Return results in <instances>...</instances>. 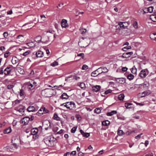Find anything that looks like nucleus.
Returning a JSON list of instances; mask_svg holds the SVG:
<instances>
[{"mask_svg": "<svg viewBox=\"0 0 156 156\" xmlns=\"http://www.w3.org/2000/svg\"><path fill=\"white\" fill-rule=\"evenodd\" d=\"M48 125V126L47 127H45V130H47L48 129V128L50 127V123L49 122V121H47L45 122L44 123H43V126H45V125Z\"/></svg>", "mask_w": 156, "mask_h": 156, "instance_id": "nucleus-30", "label": "nucleus"}, {"mask_svg": "<svg viewBox=\"0 0 156 156\" xmlns=\"http://www.w3.org/2000/svg\"><path fill=\"white\" fill-rule=\"evenodd\" d=\"M34 85H33L32 84L30 83L28 85V88L30 89H31L33 88V89H34L35 88H34Z\"/></svg>", "mask_w": 156, "mask_h": 156, "instance_id": "nucleus-44", "label": "nucleus"}, {"mask_svg": "<svg viewBox=\"0 0 156 156\" xmlns=\"http://www.w3.org/2000/svg\"><path fill=\"white\" fill-rule=\"evenodd\" d=\"M150 92L149 91H145L142 93V94H144V95H142V97H144L146 95H148L150 94Z\"/></svg>", "mask_w": 156, "mask_h": 156, "instance_id": "nucleus-36", "label": "nucleus"}, {"mask_svg": "<svg viewBox=\"0 0 156 156\" xmlns=\"http://www.w3.org/2000/svg\"><path fill=\"white\" fill-rule=\"evenodd\" d=\"M20 102V101L18 100H16L14 101L13 103V104L14 105H15L16 104H19Z\"/></svg>", "mask_w": 156, "mask_h": 156, "instance_id": "nucleus-49", "label": "nucleus"}, {"mask_svg": "<svg viewBox=\"0 0 156 156\" xmlns=\"http://www.w3.org/2000/svg\"><path fill=\"white\" fill-rule=\"evenodd\" d=\"M88 69V66L86 65H83L82 67V69L85 70Z\"/></svg>", "mask_w": 156, "mask_h": 156, "instance_id": "nucleus-51", "label": "nucleus"}, {"mask_svg": "<svg viewBox=\"0 0 156 156\" xmlns=\"http://www.w3.org/2000/svg\"><path fill=\"white\" fill-rule=\"evenodd\" d=\"M40 16L41 19H42V21H44L45 20L46 17L44 15H41Z\"/></svg>", "mask_w": 156, "mask_h": 156, "instance_id": "nucleus-55", "label": "nucleus"}, {"mask_svg": "<svg viewBox=\"0 0 156 156\" xmlns=\"http://www.w3.org/2000/svg\"><path fill=\"white\" fill-rule=\"evenodd\" d=\"M11 69L10 67H7L4 70V73L5 75H9L11 72Z\"/></svg>", "mask_w": 156, "mask_h": 156, "instance_id": "nucleus-11", "label": "nucleus"}, {"mask_svg": "<svg viewBox=\"0 0 156 156\" xmlns=\"http://www.w3.org/2000/svg\"><path fill=\"white\" fill-rule=\"evenodd\" d=\"M133 27L135 28H138L137 23L136 21H134L133 23Z\"/></svg>", "mask_w": 156, "mask_h": 156, "instance_id": "nucleus-47", "label": "nucleus"}, {"mask_svg": "<svg viewBox=\"0 0 156 156\" xmlns=\"http://www.w3.org/2000/svg\"><path fill=\"white\" fill-rule=\"evenodd\" d=\"M58 65V62H57L55 61L54 62L52 63L50 65L51 66H52L53 67H55L56 66Z\"/></svg>", "mask_w": 156, "mask_h": 156, "instance_id": "nucleus-40", "label": "nucleus"}, {"mask_svg": "<svg viewBox=\"0 0 156 156\" xmlns=\"http://www.w3.org/2000/svg\"><path fill=\"white\" fill-rule=\"evenodd\" d=\"M123 23V24L124 25H125V26H126V29H127V27L129 25V23L127 22H122Z\"/></svg>", "mask_w": 156, "mask_h": 156, "instance_id": "nucleus-50", "label": "nucleus"}, {"mask_svg": "<svg viewBox=\"0 0 156 156\" xmlns=\"http://www.w3.org/2000/svg\"><path fill=\"white\" fill-rule=\"evenodd\" d=\"M132 104L131 103H125V106L126 108H130V107H129L130 105H132Z\"/></svg>", "mask_w": 156, "mask_h": 156, "instance_id": "nucleus-39", "label": "nucleus"}, {"mask_svg": "<svg viewBox=\"0 0 156 156\" xmlns=\"http://www.w3.org/2000/svg\"><path fill=\"white\" fill-rule=\"evenodd\" d=\"M60 98L62 99H67L69 98V96L66 93H64L62 95Z\"/></svg>", "mask_w": 156, "mask_h": 156, "instance_id": "nucleus-19", "label": "nucleus"}, {"mask_svg": "<svg viewBox=\"0 0 156 156\" xmlns=\"http://www.w3.org/2000/svg\"><path fill=\"white\" fill-rule=\"evenodd\" d=\"M17 38L20 39V41L21 42L23 41V36L22 35H19L17 37Z\"/></svg>", "mask_w": 156, "mask_h": 156, "instance_id": "nucleus-37", "label": "nucleus"}, {"mask_svg": "<svg viewBox=\"0 0 156 156\" xmlns=\"http://www.w3.org/2000/svg\"><path fill=\"white\" fill-rule=\"evenodd\" d=\"M110 122L108 120H106L102 122V124L103 126H107L109 125Z\"/></svg>", "mask_w": 156, "mask_h": 156, "instance_id": "nucleus-21", "label": "nucleus"}, {"mask_svg": "<svg viewBox=\"0 0 156 156\" xmlns=\"http://www.w3.org/2000/svg\"><path fill=\"white\" fill-rule=\"evenodd\" d=\"M125 96L123 94H121L119 95L118 98L120 100H123Z\"/></svg>", "mask_w": 156, "mask_h": 156, "instance_id": "nucleus-35", "label": "nucleus"}, {"mask_svg": "<svg viewBox=\"0 0 156 156\" xmlns=\"http://www.w3.org/2000/svg\"><path fill=\"white\" fill-rule=\"evenodd\" d=\"M77 128V126L73 127L71 129V132L72 133H74L75 132Z\"/></svg>", "mask_w": 156, "mask_h": 156, "instance_id": "nucleus-42", "label": "nucleus"}, {"mask_svg": "<svg viewBox=\"0 0 156 156\" xmlns=\"http://www.w3.org/2000/svg\"><path fill=\"white\" fill-rule=\"evenodd\" d=\"M127 78L129 80H132L134 78V76L132 74H129L127 76Z\"/></svg>", "mask_w": 156, "mask_h": 156, "instance_id": "nucleus-34", "label": "nucleus"}, {"mask_svg": "<svg viewBox=\"0 0 156 156\" xmlns=\"http://www.w3.org/2000/svg\"><path fill=\"white\" fill-rule=\"evenodd\" d=\"M123 23L122 22H119L118 24L116 26L117 29H119V31L122 32V31H127V30L126 28V26L123 25Z\"/></svg>", "mask_w": 156, "mask_h": 156, "instance_id": "nucleus-4", "label": "nucleus"}, {"mask_svg": "<svg viewBox=\"0 0 156 156\" xmlns=\"http://www.w3.org/2000/svg\"><path fill=\"white\" fill-rule=\"evenodd\" d=\"M10 54V53L9 51H8L4 54V57L5 58H7Z\"/></svg>", "mask_w": 156, "mask_h": 156, "instance_id": "nucleus-46", "label": "nucleus"}, {"mask_svg": "<svg viewBox=\"0 0 156 156\" xmlns=\"http://www.w3.org/2000/svg\"><path fill=\"white\" fill-rule=\"evenodd\" d=\"M33 135V138L34 139H36L38 137V136L37 135V134L35 135Z\"/></svg>", "mask_w": 156, "mask_h": 156, "instance_id": "nucleus-64", "label": "nucleus"}, {"mask_svg": "<svg viewBox=\"0 0 156 156\" xmlns=\"http://www.w3.org/2000/svg\"><path fill=\"white\" fill-rule=\"evenodd\" d=\"M78 85L82 89H85L86 87V85L85 84L83 83H79L78 84Z\"/></svg>", "mask_w": 156, "mask_h": 156, "instance_id": "nucleus-26", "label": "nucleus"}, {"mask_svg": "<svg viewBox=\"0 0 156 156\" xmlns=\"http://www.w3.org/2000/svg\"><path fill=\"white\" fill-rule=\"evenodd\" d=\"M82 34H83L86 32L87 30L86 29H82L80 30Z\"/></svg>", "mask_w": 156, "mask_h": 156, "instance_id": "nucleus-59", "label": "nucleus"}, {"mask_svg": "<svg viewBox=\"0 0 156 156\" xmlns=\"http://www.w3.org/2000/svg\"><path fill=\"white\" fill-rule=\"evenodd\" d=\"M150 19L154 22H156V16L155 15H151L150 16Z\"/></svg>", "mask_w": 156, "mask_h": 156, "instance_id": "nucleus-28", "label": "nucleus"}, {"mask_svg": "<svg viewBox=\"0 0 156 156\" xmlns=\"http://www.w3.org/2000/svg\"><path fill=\"white\" fill-rule=\"evenodd\" d=\"M30 53V51H27L23 53V54L22 55L24 56H26L27 55H29Z\"/></svg>", "mask_w": 156, "mask_h": 156, "instance_id": "nucleus-45", "label": "nucleus"}, {"mask_svg": "<svg viewBox=\"0 0 156 156\" xmlns=\"http://www.w3.org/2000/svg\"><path fill=\"white\" fill-rule=\"evenodd\" d=\"M84 155V154L83 153L80 152L78 153V156H83Z\"/></svg>", "mask_w": 156, "mask_h": 156, "instance_id": "nucleus-63", "label": "nucleus"}, {"mask_svg": "<svg viewBox=\"0 0 156 156\" xmlns=\"http://www.w3.org/2000/svg\"><path fill=\"white\" fill-rule=\"evenodd\" d=\"M14 86L13 85H9L8 86V89H11Z\"/></svg>", "mask_w": 156, "mask_h": 156, "instance_id": "nucleus-61", "label": "nucleus"}, {"mask_svg": "<svg viewBox=\"0 0 156 156\" xmlns=\"http://www.w3.org/2000/svg\"><path fill=\"white\" fill-rule=\"evenodd\" d=\"M58 115L57 113H55L54 114L53 116V118L56 120H58Z\"/></svg>", "mask_w": 156, "mask_h": 156, "instance_id": "nucleus-41", "label": "nucleus"}, {"mask_svg": "<svg viewBox=\"0 0 156 156\" xmlns=\"http://www.w3.org/2000/svg\"><path fill=\"white\" fill-rule=\"evenodd\" d=\"M30 120V118L27 117H24L22 119V122L24 125L27 124Z\"/></svg>", "mask_w": 156, "mask_h": 156, "instance_id": "nucleus-14", "label": "nucleus"}, {"mask_svg": "<svg viewBox=\"0 0 156 156\" xmlns=\"http://www.w3.org/2000/svg\"><path fill=\"white\" fill-rule=\"evenodd\" d=\"M44 53L41 51H39L36 53V55L37 57H41L43 56Z\"/></svg>", "mask_w": 156, "mask_h": 156, "instance_id": "nucleus-15", "label": "nucleus"}, {"mask_svg": "<svg viewBox=\"0 0 156 156\" xmlns=\"http://www.w3.org/2000/svg\"><path fill=\"white\" fill-rule=\"evenodd\" d=\"M42 39V38L41 36H38L36 37L35 38L36 41H37V42H39L41 41Z\"/></svg>", "mask_w": 156, "mask_h": 156, "instance_id": "nucleus-38", "label": "nucleus"}, {"mask_svg": "<svg viewBox=\"0 0 156 156\" xmlns=\"http://www.w3.org/2000/svg\"><path fill=\"white\" fill-rule=\"evenodd\" d=\"M150 38L153 40H155L156 38V34L155 33H152L150 34Z\"/></svg>", "mask_w": 156, "mask_h": 156, "instance_id": "nucleus-29", "label": "nucleus"}, {"mask_svg": "<svg viewBox=\"0 0 156 156\" xmlns=\"http://www.w3.org/2000/svg\"><path fill=\"white\" fill-rule=\"evenodd\" d=\"M77 56H81L82 58H83L84 57V54L83 53H81L77 55Z\"/></svg>", "mask_w": 156, "mask_h": 156, "instance_id": "nucleus-57", "label": "nucleus"}, {"mask_svg": "<svg viewBox=\"0 0 156 156\" xmlns=\"http://www.w3.org/2000/svg\"><path fill=\"white\" fill-rule=\"evenodd\" d=\"M54 90L51 88H47L43 90L41 92L42 96L45 97H50L54 93Z\"/></svg>", "mask_w": 156, "mask_h": 156, "instance_id": "nucleus-1", "label": "nucleus"}, {"mask_svg": "<svg viewBox=\"0 0 156 156\" xmlns=\"http://www.w3.org/2000/svg\"><path fill=\"white\" fill-rule=\"evenodd\" d=\"M149 73V72L147 69L141 70L139 74V76L142 78H144L146 77V76Z\"/></svg>", "mask_w": 156, "mask_h": 156, "instance_id": "nucleus-5", "label": "nucleus"}, {"mask_svg": "<svg viewBox=\"0 0 156 156\" xmlns=\"http://www.w3.org/2000/svg\"><path fill=\"white\" fill-rule=\"evenodd\" d=\"M131 47L130 46H128L126 47H124L122 48L123 50L124 51H126V50L129 49L131 48Z\"/></svg>", "mask_w": 156, "mask_h": 156, "instance_id": "nucleus-43", "label": "nucleus"}, {"mask_svg": "<svg viewBox=\"0 0 156 156\" xmlns=\"http://www.w3.org/2000/svg\"><path fill=\"white\" fill-rule=\"evenodd\" d=\"M142 134H143L142 133H141L140 134H139L137 136H136L135 137V139H139L140 138L141 136L142 135Z\"/></svg>", "mask_w": 156, "mask_h": 156, "instance_id": "nucleus-54", "label": "nucleus"}, {"mask_svg": "<svg viewBox=\"0 0 156 156\" xmlns=\"http://www.w3.org/2000/svg\"><path fill=\"white\" fill-rule=\"evenodd\" d=\"M13 144L10 146H7L6 148L7 149L8 151H12V150H14L15 149H17V146L16 143H13Z\"/></svg>", "mask_w": 156, "mask_h": 156, "instance_id": "nucleus-6", "label": "nucleus"}, {"mask_svg": "<svg viewBox=\"0 0 156 156\" xmlns=\"http://www.w3.org/2000/svg\"><path fill=\"white\" fill-rule=\"evenodd\" d=\"M18 61V59L15 56L13 57L12 60V62L13 64H16Z\"/></svg>", "mask_w": 156, "mask_h": 156, "instance_id": "nucleus-18", "label": "nucleus"}, {"mask_svg": "<svg viewBox=\"0 0 156 156\" xmlns=\"http://www.w3.org/2000/svg\"><path fill=\"white\" fill-rule=\"evenodd\" d=\"M76 154V151H72L71 153H70V155H75Z\"/></svg>", "mask_w": 156, "mask_h": 156, "instance_id": "nucleus-58", "label": "nucleus"}, {"mask_svg": "<svg viewBox=\"0 0 156 156\" xmlns=\"http://www.w3.org/2000/svg\"><path fill=\"white\" fill-rule=\"evenodd\" d=\"M90 133H85L83 136L86 137H88L90 136Z\"/></svg>", "mask_w": 156, "mask_h": 156, "instance_id": "nucleus-56", "label": "nucleus"}, {"mask_svg": "<svg viewBox=\"0 0 156 156\" xmlns=\"http://www.w3.org/2000/svg\"><path fill=\"white\" fill-rule=\"evenodd\" d=\"M131 71L133 74H135L136 73L137 69L135 66H134L131 69Z\"/></svg>", "mask_w": 156, "mask_h": 156, "instance_id": "nucleus-25", "label": "nucleus"}, {"mask_svg": "<svg viewBox=\"0 0 156 156\" xmlns=\"http://www.w3.org/2000/svg\"><path fill=\"white\" fill-rule=\"evenodd\" d=\"M143 11V14H144L145 13H147L148 12H147V10H145V8H144L143 9H142L141 11Z\"/></svg>", "mask_w": 156, "mask_h": 156, "instance_id": "nucleus-60", "label": "nucleus"}, {"mask_svg": "<svg viewBox=\"0 0 156 156\" xmlns=\"http://www.w3.org/2000/svg\"><path fill=\"white\" fill-rule=\"evenodd\" d=\"M45 143L48 146L51 147L53 146L54 144V137L49 136L45 138L44 139Z\"/></svg>", "mask_w": 156, "mask_h": 156, "instance_id": "nucleus-2", "label": "nucleus"}, {"mask_svg": "<svg viewBox=\"0 0 156 156\" xmlns=\"http://www.w3.org/2000/svg\"><path fill=\"white\" fill-rule=\"evenodd\" d=\"M101 68H99L93 72L91 73V76H92L95 77L99 75V74L101 73H99V72H100V70H101Z\"/></svg>", "mask_w": 156, "mask_h": 156, "instance_id": "nucleus-8", "label": "nucleus"}, {"mask_svg": "<svg viewBox=\"0 0 156 156\" xmlns=\"http://www.w3.org/2000/svg\"><path fill=\"white\" fill-rule=\"evenodd\" d=\"M101 88V87L100 86L96 85L92 87V90L94 92H97L100 90Z\"/></svg>", "mask_w": 156, "mask_h": 156, "instance_id": "nucleus-12", "label": "nucleus"}, {"mask_svg": "<svg viewBox=\"0 0 156 156\" xmlns=\"http://www.w3.org/2000/svg\"><path fill=\"white\" fill-rule=\"evenodd\" d=\"M102 108H97L94 110V112L97 114H99L101 113Z\"/></svg>", "mask_w": 156, "mask_h": 156, "instance_id": "nucleus-32", "label": "nucleus"}, {"mask_svg": "<svg viewBox=\"0 0 156 156\" xmlns=\"http://www.w3.org/2000/svg\"><path fill=\"white\" fill-rule=\"evenodd\" d=\"M112 91V90L110 89H108L106 90L104 93L105 95L107 94L110 93H111Z\"/></svg>", "mask_w": 156, "mask_h": 156, "instance_id": "nucleus-48", "label": "nucleus"}, {"mask_svg": "<svg viewBox=\"0 0 156 156\" xmlns=\"http://www.w3.org/2000/svg\"><path fill=\"white\" fill-rule=\"evenodd\" d=\"M117 113V112L116 111L113 110L110 112H107L106 114V115L108 116H111L114 114H116Z\"/></svg>", "mask_w": 156, "mask_h": 156, "instance_id": "nucleus-17", "label": "nucleus"}, {"mask_svg": "<svg viewBox=\"0 0 156 156\" xmlns=\"http://www.w3.org/2000/svg\"><path fill=\"white\" fill-rule=\"evenodd\" d=\"M127 69H128L126 67H123L122 68V70L123 72H126L127 70Z\"/></svg>", "mask_w": 156, "mask_h": 156, "instance_id": "nucleus-62", "label": "nucleus"}, {"mask_svg": "<svg viewBox=\"0 0 156 156\" xmlns=\"http://www.w3.org/2000/svg\"><path fill=\"white\" fill-rule=\"evenodd\" d=\"M117 133L119 136H122L124 134V133L122 130L119 129L118 130Z\"/></svg>", "mask_w": 156, "mask_h": 156, "instance_id": "nucleus-33", "label": "nucleus"}, {"mask_svg": "<svg viewBox=\"0 0 156 156\" xmlns=\"http://www.w3.org/2000/svg\"><path fill=\"white\" fill-rule=\"evenodd\" d=\"M62 105H64V106L66 107L67 108H69L71 110L76 108L75 104L74 102L73 101L68 102L66 103L61 105V106Z\"/></svg>", "mask_w": 156, "mask_h": 156, "instance_id": "nucleus-3", "label": "nucleus"}, {"mask_svg": "<svg viewBox=\"0 0 156 156\" xmlns=\"http://www.w3.org/2000/svg\"><path fill=\"white\" fill-rule=\"evenodd\" d=\"M38 129L37 128H33L31 129V133L32 135L37 134L38 132Z\"/></svg>", "mask_w": 156, "mask_h": 156, "instance_id": "nucleus-16", "label": "nucleus"}, {"mask_svg": "<svg viewBox=\"0 0 156 156\" xmlns=\"http://www.w3.org/2000/svg\"><path fill=\"white\" fill-rule=\"evenodd\" d=\"M11 131V129L9 127L7 129H5L4 131V133L5 134L9 133H10Z\"/></svg>", "mask_w": 156, "mask_h": 156, "instance_id": "nucleus-27", "label": "nucleus"}, {"mask_svg": "<svg viewBox=\"0 0 156 156\" xmlns=\"http://www.w3.org/2000/svg\"><path fill=\"white\" fill-rule=\"evenodd\" d=\"M133 54V52H129L124 53L122 57L123 58H127L130 57V56Z\"/></svg>", "mask_w": 156, "mask_h": 156, "instance_id": "nucleus-10", "label": "nucleus"}, {"mask_svg": "<svg viewBox=\"0 0 156 156\" xmlns=\"http://www.w3.org/2000/svg\"><path fill=\"white\" fill-rule=\"evenodd\" d=\"M135 131L133 130V131H128L126 133V134L127 135H129L131 134L132 133L134 132Z\"/></svg>", "mask_w": 156, "mask_h": 156, "instance_id": "nucleus-52", "label": "nucleus"}, {"mask_svg": "<svg viewBox=\"0 0 156 156\" xmlns=\"http://www.w3.org/2000/svg\"><path fill=\"white\" fill-rule=\"evenodd\" d=\"M20 95L21 97H24L25 96V93L23 90V89H21L20 92Z\"/></svg>", "mask_w": 156, "mask_h": 156, "instance_id": "nucleus-22", "label": "nucleus"}, {"mask_svg": "<svg viewBox=\"0 0 156 156\" xmlns=\"http://www.w3.org/2000/svg\"><path fill=\"white\" fill-rule=\"evenodd\" d=\"M58 124H54L53 125L52 128L53 131L54 132L55 134L56 135L58 134V132H57L58 129Z\"/></svg>", "mask_w": 156, "mask_h": 156, "instance_id": "nucleus-13", "label": "nucleus"}, {"mask_svg": "<svg viewBox=\"0 0 156 156\" xmlns=\"http://www.w3.org/2000/svg\"><path fill=\"white\" fill-rule=\"evenodd\" d=\"M61 27L62 28H66L69 26L67 23V20L64 19H63L62 20L61 22Z\"/></svg>", "mask_w": 156, "mask_h": 156, "instance_id": "nucleus-7", "label": "nucleus"}, {"mask_svg": "<svg viewBox=\"0 0 156 156\" xmlns=\"http://www.w3.org/2000/svg\"><path fill=\"white\" fill-rule=\"evenodd\" d=\"M3 35L4 37L5 38H7L8 36V33L7 32H4L3 33Z\"/></svg>", "mask_w": 156, "mask_h": 156, "instance_id": "nucleus-53", "label": "nucleus"}, {"mask_svg": "<svg viewBox=\"0 0 156 156\" xmlns=\"http://www.w3.org/2000/svg\"><path fill=\"white\" fill-rule=\"evenodd\" d=\"M48 111L46 110L45 108L43 107L41 108L38 111L37 113V114L39 115V114H43L44 113H47L48 112Z\"/></svg>", "mask_w": 156, "mask_h": 156, "instance_id": "nucleus-9", "label": "nucleus"}, {"mask_svg": "<svg viewBox=\"0 0 156 156\" xmlns=\"http://www.w3.org/2000/svg\"><path fill=\"white\" fill-rule=\"evenodd\" d=\"M21 106L22 107L20 108H18L16 107L15 109L20 112H24V108L22 106Z\"/></svg>", "mask_w": 156, "mask_h": 156, "instance_id": "nucleus-24", "label": "nucleus"}, {"mask_svg": "<svg viewBox=\"0 0 156 156\" xmlns=\"http://www.w3.org/2000/svg\"><path fill=\"white\" fill-rule=\"evenodd\" d=\"M35 110V108L33 106H30L27 108V110L29 112H33Z\"/></svg>", "mask_w": 156, "mask_h": 156, "instance_id": "nucleus-20", "label": "nucleus"}, {"mask_svg": "<svg viewBox=\"0 0 156 156\" xmlns=\"http://www.w3.org/2000/svg\"><path fill=\"white\" fill-rule=\"evenodd\" d=\"M100 68H101V70H102V69L103 71H102V72H101V73H107L108 71V70L107 69L106 67H100Z\"/></svg>", "mask_w": 156, "mask_h": 156, "instance_id": "nucleus-31", "label": "nucleus"}, {"mask_svg": "<svg viewBox=\"0 0 156 156\" xmlns=\"http://www.w3.org/2000/svg\"><path fill=\"white\" fill-rule=\"evenodd\" d=\"M154 8L153 6H150L148 8H145V10H147L149 13H151L153 12Z\"/></svg>", "mask_w": 156, "mask_h": 156, "instance_id": "nucleus-23", "label": "nucleus"}]
</instances>
